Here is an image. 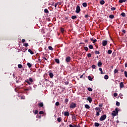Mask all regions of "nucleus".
Returning <instances> with one entry per match:
<instances>
[{
    "mask_svg": "<svg viewBox=\"0 0 127 127\" xmlns=\"http://www.w3.org/2000/svg\"><path fill=\"white\" fill-rule=\"evenodd\" d=\"M119 113V109L118 108H116L115 111H113L112 113V115L113 116V117H116Z\"/></svg>",
    "mask_w": 127,
    "mask_h": 127,
    "instance_id": "1",
    "label": "nucleus"
},
{
    "mask_svg": "<svg viewBox=\"0 0 127 127\" xmlns=\"http://www.w3.org/2000/svg\"><path fill=\"white\" fill-rule=\"evenodd\" d=\"M105 119H107V115H103L100 117V121L103 122V121H105Z\"/></svg>",
    "mask_w": 127,
    "mask_h": 127,
    "instance_id": "2",
    "label": "nucleus"
},
{
    "mask_svg": "<svg viewBox=\"0 0 127 127\" xmlns=\"http://www.w3.org/2000/svg\"><path fill=\"white\" fill-rule=\"evenodd\" d=\"M76 107V103H74V102H72L70 104V105L69 106V108L70 109H75Z\"/></svg>",
    "mask_w": 127,
    "mask_h": 127,
    "instance_id": "3",
    "label": "nucleus"
},
{
    "mask_svg": "<svg viewBox=\"0 0 127 127\" xmlns=\"http://www.w3.org/2000/svg\"><path fill=\"white\" fill-rule=\"evenodd\" d=\"M80 11H81V8H80V6L77 5L76 6V9L75 10V12H76V13H79V12H80Z\"/></svg>",
    "mask_w": 127,
    "mask_h": 127,
    "instance_id": "4",
    "label": "nucleus"
},
{
    "mask_svg": "<svg viewBox=\"0 0 127 127\" xmlns=\"http://www.w3.org/2000/svg\"><path fill=\"white\" fill-rule=\"evenodd\" d=\"M96 111H98L96 113V116H100V113H101V108H96Z\"/></svg>",
    "mask_w": 127,
    "mask_h": 127,
    "instance_id": "5",
    "label": "nucleus"
},
{
    "mask_svg": "<svg viewBox=\"0 0 127 127\" xmlns=\"http://www.w3.org/2000/svg\"><path fill=\"white\" fill-rule=\"evenodd\" d=\"M65 61L66 62H67V63L70 62V61H71V57H67L65 58Z\"/></svg>",
    "mask_w": 127,
    "mask_h": 127,
    "instance_id": "6",
    "label": "nucleus"
},
{
    "mask_svg": "<svg viewBox=\"0 0 127 127\" xmlns=\"http://www.w3.org/2000/svg\"><path fill=\"white\" fill-rule=\"evenodd\" d=\"M108 44V41L104 40L102 41V45L103 46H106Z\"/></svg>",
    "mask_w": 127,
    "mask_h": 127,
    "instance_id": "7",
    "label": "nucleus"
},
{
    "mask_svg": "<svg viewBox=\"0 0 127 127\" xmlns=\"http://www.w3.org/2000/svg\"><path fill=\"white\" fill-rule=\"evenodd\" d=\"M87 101H88L89 102V103L91 104V103H92V101H93V100L92 99V98H91V97H88L87 98Z\"/></svg>",
    "mask_w": 127,
    "mask_h": 127,
    "instance_id": "8",
    "label": "nucleus"
},
{
    "mask_svg": "<svg viewBox=\"0 0 127 127\" xmlns=\"http://www.w3.org/2000/svg\"><path fill=\"white\" fill-rule=\"evenodd\" d=\"M49 75L50 76V77L51 78H53V77L54 76V75H53V73L50 72V71H49Z\"/></svg>",
    "mask_w": 127,
    "mask_h": 127,
    "instance_id": "9",
    "label": "nucleus"
},
{
    "mask_svg": "<svg viewBox=\"0 0 127 127\" xmlns=\"http://www.w3.org/2000/svg\"><path fill=\"white\" fill-rule=\"evenodd\" d=\"M64 115L65 116V117H69V112H65L64 113Z\"/></svg>",
    "mask_w": 127,
    "mask_h": 127,
    "instance_id": "10",
    "label": "nucleus"
},
{
    "mask_svg": "<svg viewBox=\"0 0 127 127\" xmlns=\"http://www.w3.org/2000/svg\"><path fill=\"white\" fill-rule=\"evenodd\" d=\"M27 65L28 66L29 68H30L31 67H32V64H30V63H28L27 64Z\"/></svg>",
    "mask_w": 127,
    "mask_h": 127,
    "instance_id": "11",
    "label": "nucleus"
},
{
    "mask_svg": "<svg viewBox=\"0 0 127 127\" xmlns=\"http://www.w3.org/2000/svg\"><path fill=\"white\" fill-rule=\"evenodd\" d=\"M55 62H56V63H57L58 64H59L60 63V61H59V59H55Z\"/></svg>",
    "mask_w": 127,
    "mask_h": 127,
    "instance_id": "12",
    "label": "nucleus"
},
{
    "mask_svg": "<svg viewBox=\"0 0 127 127\" xmlns=\"http://www.w3.org/2000/svg\"><path fill=\"white\" fill-rule=\"evenodd\" d=\"M85 109H88L89 110V109H90L91 107H90V106H89V105L86 104L85 105Z\"/></svg>",
    "mask_w": 127,
    "mask_h": 127,
    "instance_id": "13",
    "label": "nucleus"
},
{
    "mask_svg": "<svg viewBox=\"0 0 127 127\" xmlns=\"http://www.w3.org/2000/svg\"><path fill=\"white\" fill-rule=\"evenodd\" d=\"M90 40L92 41L93 43H96V39H94L93 38H90Z\"/></svg>",
    "mask_w": 127,
    "mask_h": 127,
    "instance_id": "14",
    "label": "nucleus"
},
{
    "mask_svg": "<svg viewBox=\"0 0 127 127\" xmlns=\"http://www.w3.org/2000/svg\"><path fill=\"white\" fill-rule=\"evenodd\" d=\"M120 88H124V82H121L120 84Z\"/></svg>",
    "mask_w": 127,
    "mask_h": 127,
    "instance_id": "15",
    "label": "nucleus"
},
{
    "mask_svg": "<svg viewBox=\"0 0 127 127\" xmlns=\"http://www.w3.org/2000/svg\"><path fill=\"white\" fill-rule=\"evenodd\" d=\"M126 1H127V0H120L119 2L120 3H123V2H126Z\"/></svg>",
    "mask_w": 127,
    "mask_h": 127,
    "instance_id": "16",
    "label": "nucleus"
},
{
    "mask_svg": "<svg viewBox=\"0 0 127 127\" xmlns=\"http://www.w3.org/2000/svg\"><path fill=\"white\" fill-rule=\"evenodd\" d=\"M44 12L45 13H49V11L48 10V9L47 8H45L44 9Z\"/></svg>",
    "mask_w": 127,
    "mask_h": 127,
    "instance_id": "17",
    "label": "nucleus"
},
{
    "mask_svg": "<svg viewBox=\"0 0 127 127\" xmlns=\"http://www.w3.org/2000/svg\"><path fill=\"white\" fill-rule=\"evenodd\" d=\"M28 52H29V53H30V54H31L32 55H33V54H34V53L32 52L31 49L28 50Z\"/></svg>",
    "mask_w": 127,
    "mask_h": 127,
    "instance_id": "18",
    "label": "nucleus"
},
{
    "mask_svg": "<svg viewBox=\"0 0 127 127\" xmlns=\"http://www.w3.org/2000/svg\"><path fill=\"white\" fill-rule=\"evenodd\" d=\"M82 5L84 7H86L87 4V2H84L82 3Z\"/></svg>",
    "mask_w": 127,
    "mask_h": 127,
    "instance_id": "19",
    "label": "nucleus"
},
{
    "mask_svg": "<svg viewBox=\"0 0 127 127\" xmlns=\"http://www.w3.org/2000/svg\"><path fill=\"white\" fill-rule=\"evenodd\" d=\"M32 90V88L30 87V88H26L24 89V91H31Z\"/></svg>",
    "mask_w": 127,
    "mask_h": 127,
    "instance_id": "20",
    "label": "nucleus"
},
{
    "mask_svg": "<svg viewBox=\"0 0 127 127\" xmlns=\"http://www.w3.org/2000/svg\"><path fill=\"white\" fill-rule=\"evenodd\" d=\"M68 102H69V99L66 98L64 100V102L66 105H68Z\"/></svg>",
    "mask_w": 127,
    "mask_h": 127,
    "instance_id": "21",
    "label": "nucleus"
},
{
    "mask_svg": "<svg viewBox=\"0 0 127 127\" xmlns=\"http://www.w3.org/2000/svg\"><path fill=\"white\" fill-rule=\"evenodd\" d=\"M48 48L49 50H51V51H53V50H54V49H53V48H52L51 46H49Z\"/></svg>",
    "mask_w": 127,
    "mask_h": 127,
    "instance_id": "22",
    "label": "nucleus"
},
{
    "mask_svg": "<svg viewBox=\"0 0 127 127\" xmlns=\"http://www.w3.org/2000/svg\"><path fill=\"white\" fill-rule=\"evenodd\" d=\"M103 64H102V62H99L98 63V67H101L102 66Z\"/></svg>",
    "mask_w": 127,
    "mask_h": 127,
    "instance_id": "23",
    "label": "nucleus"
},
{
    "mask_svg": "<svg viewBox=\"0 0 127 127\" xmlns=\"http://www.w3.org/2000/svg\"><path fill=\"white\" fill-rule=\"evenodd\" d=\"M38 106H39V107H43V106H44L43 103H39Z\"/></svg>",
    "mask_w": 127,
    "mask_h": 127,
    "instance_id": "24",
    "label": "nucleus"
},
{
    "mask_svg": "<svg viewBox=\"0 0 127 127\" xmlns=\"http://www.w3.org/2000/svg\"><path fill=\"white\" fill-rule=\"evenodd\" d=\"M88 47H89V49H93V48H94V47L92 45H89Z\"/></svg>",
    "mask_w": 127,
    "mask_h": 127,
    "instance_id": "25",
    "label": "nucleus"
},
{
    "mask_svg": "<svg viewBox=\"0 0 127 127\" xmlns=\"http://www.w3.org/2000/svg\"><path fill=\"white\" fill-rule=\"evenodd\" d=\"M105 4V1L104 0H102L100 1V4H102L103 5V4Z\"/></svg>",
    "mask_w": 127,
    "mask_h": 127,
    "instance_id": "26",
    "label": "nucleus"
},
{
    "mask_svg": "<svg viewBox=\"0 0 127 127\" xmlns=\"http://www.w3.org/2000/svg\"><path fill=\"white\" fill-rule=\"evenodd\" d=\"M71 18H72V19H76V18H77V16L73 15L71 16Z\"/></svg>",
    "mask_w": 127,
    "mask_h": 127,
    "instance_id": "27",
    "label": "nucleus"
},
{
    "mask_svg": "<svg viewBox=\"0 0 127 127\" xmlns=\"http://www.w3.org/2000/svg\"><path fill=\"white\" fill-rule=\"evenodd\" d=\"M88 79L89 80V81H92L93 80V78H92V77L90 76H88Z\"/></svg>",
    "mask_w": 127,
    "mask_h": 127,
    "instance_id": "28",
    "label": "nucleus"
},
{
    "mask_svg": "<svg viewBox=\"0 0 127 127\" xmlns=\"http://www.w3.org/2000/svg\"><path fill=\"white\" fill-rule=\"evenodd\" d=\"M104 78L105 79V80H108V79H109V76L108 75H105L104 76Z\"/></svg>",
    "mask_w": 127,
    "mask_h": 127,
    "instance_id": "29",
    "label": "nucleus"
},
{
    "mask_svg": "<svg viewBox=\"0 0 127 127\" xmlns=\"http://www.w3.org/2000/svg\"><path fill=\"white\" fill-rule=\"evenodd\" d=\"M57 121L59 123H61V118L60 117H59L58 119H57Z\"/></svg>",
    "mask_w": 127,
    "mask_h": 127,
    "instance_id": "30",
    "label": "nucleus"
},
{
    "mask_svg": "<svg viewBox=\"0 0 127 127\" xmlns=\"http://www.w3.org/2000/svg\"><path fill=\"white\" fill-rule=\"evenodd\" d=\"M87 90L89 91V92H92V91H93V89H92L91 87H88Z\"/></svg>",
    "mask_w": 127,
    "mask_h": 127,
    "instance_id": "31",
    "label": "nucleus"
},
{
    "mask_svg": "<svg viewBox=\"0 0 127 127\" xmlns=\"http://www.w3.org/2000/svg\"><path fill=\"white\" fill-rule=\"evenodd\" d=\"M109 17L110 18L113 19L115 18V16H114V15H110Z\"/></svg>",
    "mask_w": 127,
    "mask_h": 127,
    "instance_id": "32",
    "label": "nucleus"
},
{
    "mask_svg": "<svg viewBox=\"0 0 127 127\" xmlns=\"http://www.w3.org/2000/svg\"><path fill=\"white\" fill-rule=\"evenodd\" d=\"M112 52H113V51H112V50H109L108 51V54H112Z\"/></svg>",
    "mask_w": 127,
    "mask_h": 127,
    "instance_id": "33",
    "label": "nucleus"
},
{
    "mask_svg": "<svg viewBox=\"0 0 127 127\" xmlns=\"http://www.w3.org/2000/svg\"><path fill=\"white\" fill-rule=\"evenodd\" d=\"M99 71H100L101 74H104V73L103 72V69H102V68H99Z\"/></svg>",
    "mask_w": 127,
    "mask_h": 127,
    "instance_id": "34",
    "label": "nucleus"
},
{
    "mask_svg": "<svg viewBox=\"0 0 127 127\" xmlns=\"http://www.w3.org/2000/svg\"><path fill=\"white\" fill-rule=\"evenodd\" d=\"M121 15L122 16H123V17H125V16H126V13H125L124 12H123L121 13Z\"/></svg>",
    "mask_w": 127,
    "mask_h": 127,
    "instance_id": "35",
    "label": "nucleus"
},
{
    "mask_svg": "<svg viewBox=\"0 0 127 127\" xmlns=\"http://www.w3.org/2000/svg\"><path fill=\"white\" fill-rule=\"evenodd\" d=\"M29 81H30V82H31V83H32V82H33V79H32V78H31V77H30L29 78Z\"/></svg>",
    "mask_w": 127,
    "mask_h": 127,
    "instance_id": "36",
    "label": "nucleus"
},
{
    "mask_svg": "<svg viewBox=\"0 0 127 127\" xmlns=\"http://www.w3.org/2000/svg\"><path fill=\"white\" fill-rule=\"evenodd\" d=\"M84 50H85V51H88L89 48L87 47H84Z\"/></svg>",
    "mask_w": 127,
    "mask_h": 127,
    "instance_id": "37",
    "label": "nucleus"
},
{
    "mask_svg": "<svg viewBox=\"0 0 127 127\" xmlns=\"http://www.w3.org/2000/svg\"><path fill=\"white\" fill-rule=\"evenodd\" d=\"M89 17H90V16H89L88 14L85 15V18H86V19H87V18H89Z\"/></svg>",
    "mask_w": 127,
    "mask_h": 127,
    "instance_id": "38",
    "label": "nucleus"
},
{
    "mask_svg": "<svg viewBox=\"0 0 127 127\" xmlns=\"http://www.w3.org/2000/svg\"><path fill=\"white\" fill-rule=\"evenodd\" d=\"M44 114V112L42 111H41L39 112V115H43Z\"/></svg>",
    "mask_w": 127,
    "mask_h": 127,
    "instance_id": "39",
    "label": "nucleus"
},
{
    "mask_svg": "<svg viewBox=\"0 0 127 127\" xmlns=\"http://www.w3.org/2000/svg\"><path fill=\"white\" fill-rule=\"evenodd\" d=\"M56 106H59V105H60V103H59V102H57L55 104Z\"/></svg>",
    "mask_w": 127,
    "mask_h": 127,
    "instance_id": "40",
    "label": "nucleus"
},
{
    "mask_svg": "<svg viewBox=\"0 0 127 127\" xmlns=\"http://www.w3.org/2000/svg\"><path fill=\"white\" fill-rule=\"evenodd\" d=\"M35 115H37L38 114V110H35V112H34Z\"/></svg>",
    "mask_w": 127,
    "mask_h": 127,
    "instance_id": "41",
    "label": "nucleus"
},
{
    "mask_svg": "<svg viewBox=\"0 0 127 127\" xmlns=\"http://www.w3.org/2000/svg\"><path fill=\"white\" fill-rule=\"evenodd\" d=\"M87 56L89 58H91V57H92V55H91L90 53H89V54H87Z\"/></svg>",
    "mask_w": 127,
    "mask_h": 127,
    "instance_id": "42",
    "label": "nucleus"
},
{
    "mask_svg": "<svg viewBox=\"0 0 127 127\" xmlns=\"http://www.w3.org/2000/svg\"><path fill=\"white\" fill-rule=\"evenodd\" d=\"M72 120H75V119H76V116H75V115H74L72 116Z\"/></svg>",
    "mask_w": 127,
    "mask_h": 127,
    "instance_id": "43",
    "label": "nucleus"
},
{
    "mask_svg": "<svg viewBox=\"0 0 127 127\" xmlns=\"http://www.w3.org/2000/svg\"><path fill=\"white\" fill-rule=\"evenodd\" d=\"M18 68H22V65L21 64H18Z\"/></svg>",
    "mask_w": 127,
    "mask_h": 127,
    "instance_id": "44",
    "label": "nucleus"
},
{
    "mask_svg": "<svg viewBox=\"0 0 127 127\" xmlns=\"http://www.w3.org/2000/svg\"><path fill=\"white\" fill-rule=\"evenodd\" d=\"M92 69H95L96 68V65L95 64H93L92 65Z\"/></svg>",
    "mask_w": 127,
    "mask_h": 127,
    "instance_id": "45",
    "label": "nucleus"
},
{
    "mask_svg": "<svg viewBox=\"0 0 127 127\" xmlns=\"http://www.w3.org/2000/svg\"><path fill=\"white\" fill-rule=\"evenodd\" d=\"M69 127H76V125H69Z\"/></svg>",
    "mask_w": 127,
    "mask_h": 127,
    "instance_id": "46",
    "label": "nucleus"
},
{
    "mask_svg": "<svg viewBox=\"0 0 127 127\" xmlns=\"http://www.w3.org/2000/svg\"><path fill=\"white\" fill-rule=\"evenodd\" d=\"M124 73H125V77H126L127 78V71H125L124 72Z\"/></svg>",
    "mask_w": 127,
    "mask_h": 127,
    "instance_id": "47",
    "label": "nucleus"
},
{
    "mask_svg": "<svg viewBox=\"0 0 127 127\" xmlns=\"http://www.w3.org/2000/svg\"><path fill=\"white\" fill-rule=\"evenodd\" d=\"M120 105V102H116V106H118V107H119Z\"/></svg>",
    "mask_w": 127,
    "mask_h": 127,
    "instance_id": "48",
    "label": "nucleus"
},
{
    "mask_svg": "<svg viewBox=\"0 0 127 127\" xmlns=\"http://www.w3.org/2000/svg\"><path fill=\"white\" fill-rule=\"evenodd\" d=\"M61 32H64V28H61Z\"/></svg>",
    "mask_w": 127,
    "mask_h": 127,
    "instance_id": "49",
    "label": "nucleus"
},
{
    "mask_svg": "<svg viewBox=\"0 0 127 127\" xmlns=\"http://www.w3.org/2000/svg\"><path fill=\"white\" fill-rule=\"evenodd\" d=\"M96 127H100V124L96 123Z\"/></svg>",
    "mask_w": 127,
    "mask_h": 127,
    "instance_id": "50",
    "label": "nucleus"
},
{
    "mask_svg": "<svg viewBox=\"0 0 127 127\" xmlns=\"http://www.w3.org/2000/svg\"><path fill=\"white\" fill-rule=\"evenodd\" d=\"M114 97H117V96H118V93H115L114 94Z\"/></svg>",
    "mask_w": 127,
    "mask_h": 127,
    "instance_id": "51",
    "label": "nucleus"
},
{
    "mask_svg": "<svg viewBox=\"0 0 127 127\" xmlns=\"http://www.w3.org/2000/svg\"><path fill=\"white\" fill-rule=\"evenodd\" d=\"M57 5H58V2L56 3L55 4V7L57 8Z\"/></svg>",
    "mask_w": 127,
    "mask_h": 127,
    "instance_id": "52",
    "label": "nucleus"
},
{
    "mask_svg": "<svg viewBox=\"0 0 127 127\" xmlns=\"http://www.w3.org/2000/svg\"><path fill=\"white\" fill-rule=\"evenodd\" d=\"M111 10H116V7H112Z\"/></svg>",
    "mask_w": 127,
    "mask_h": 127,
    "instance_id": "53",
    "label": "nucleus"
},
{
    "mask_svg": "<svg viewBox=\"0 0 127 127\" xmlns=\"http://www.w3.org/2000/svg\"><path fill=\"white\" fill-rule=\"evenodd\" d=\"M118 69H115L114 70V72L116 73H118Z\"/></svg>",
    "mask_w": 127,
    "mask_h": 127,
    "instance_id": "54",
    "label": "nucleus"
},
{
    "mask_svg": "<svg viewBox=\"0 0 127 127\" xmlns=\"http://www.w3.org/2000/svg\"><path fill=\"white\" fill-rule=\"evenodd\" d=\"M24 46H25V47H27L28 46V44L25 43V44H24Z\"/></svg>",
    "mask_w": 127,
    "mask_h": 127,
    "instance_id": "55",
    "label": "nucleus"
},
{
    "mask_svg": "<svg viewBox=\"0 0 127 127\" xmlns=\"http://www.w3.org/2000/svg\"><path fill=\"white\" fill-rule=\"evenodd\" d=\"M65 85H69V82L66 81V82H65Z\"/></svg>",
    "mask_w": 127,
    "mask_h": 127,
    "instance_id": "56",
    "label": "nucleus"
},
{
    "mask_svg": "<svg viewBox=\"0 0 127 127\" xmlns=\"http://www.w3.org/2000/svg\"><path fill=\"white\" fill-rule=\"evenodd\" d=\"M96 54H100V52L96 51Z\"/></svg>",
    "mask_w": 127,
    "mask_h": 127,
    "instance_id": "57",
    "label": "nucleus"
},
{
    "mask_svg": "<svg viewBox=\"0 0 127 127\" xmlns=\"http://www.w3.org/2000/svg\"><path fill=\"white\" fill-rule=\"evenodd\" d=\"M84 75H85V74H83L80 76V79H82V78H83V76H84Z\"/></svg>",
    "mask_w": 127,
    "mask_h": 127,
    "instance_id": "58",
    "label": "nucleus"
},
{
    "mask_svg": "<svg viewBox=\"0 0 127 127\" xmlns=\"http://www.w3.org/2000/svg\"><path fill=\"white\" fill-rule=\"evenodd\" d=\"M68 18H69V17H64V19L66 20H67Z\"/></svg>",
    "mask_w": 127,
    "mask_h": 127,
    "instance_id": "59",
    "label": "nucleus"
},
{
    "mask_svg": "<svg viewBox=\"0 0 127 127\" xmlns=\"http://www.w3.org/2000/svg\"><path fill=\"white\" fill-rule=\"evenodd\" d=\"M80 124H78V126L76 125V127H81V126H80Z\"/></svg>",
    "mask_w": 127,
    "mask_h": 127,
    "instance_id": "60",
    "label": "nucleus"
},
{
    "mask_svg": "<svg viewBox=\"0 0 127 127\" xmlns=\"http://www.w3.org/2000/svg\"><path fill=\"white\" fill-rule=\"evenodd\" d=\"M25 82L28 83L29 81H28V79H27L25 81Z\"/></svg>",
    "mask_w": 127,
    "mask_h": 127,
    "instance_id": "61",
    "label": "nucleus"
},
{
    "mask_svg": "<svg viewBox=\"0 0 127 127\" xmlns=\"http://www.w3.org/2000/svg\"><path fill=\"white\" fill-rule=\"evenodd\" d=\"M18 89V88H16L15 89V92H17V91H18V89Z\"/></svg>",
    "mask_w": 127,
    "mask_h": 127,
    "instance_id": "62",
    "label": "nucleus"
},
{
    "mask_svg": "<svg viewBox=\"0 0 127 127\" xmlns=\"http://www.w3.org/2000/svg\"><path fill=\"white\" fill-rule=\"evenodd\" d=\"M22 42H25V39H22Z\"/></svg>",
    "mask_w": 127,
    "mask_h": 127,
    "instance_id": "63",
    "label": "nucleus"
},
{
    "mask_svg": "<svg viewBox=\"0 0 127 127\" xmlns=\"http://www.w3.org/2000/svg\"><path fill=\"white\" fill-rule=\"evenodd\" d=\"M122 32H123V33H126V30H123Z\"/></svg>",
    "mask_w": 127,
    "mask_h": 127,
    "instance_id": "64",
    "label": "nucleus"
}]
</instances>
